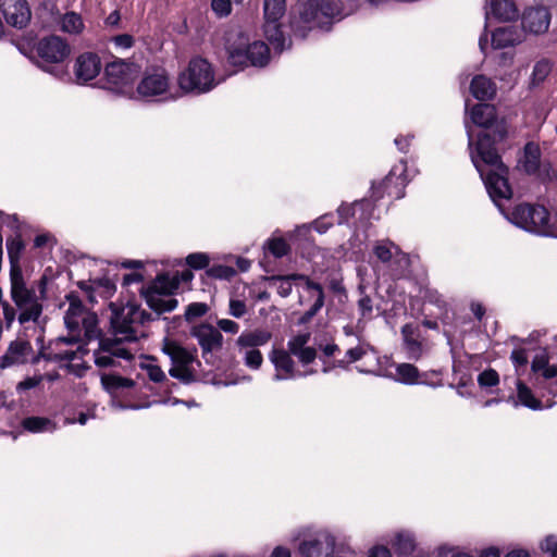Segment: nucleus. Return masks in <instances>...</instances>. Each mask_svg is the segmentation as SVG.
Instances as JSON below:
<instances>
[{"instance_id": "obj_1", "label": "nucleus", "mask_w": 557, "mask_h": 557, "mask_svg": "<svg viewBox=\"0 0 557 557\" xmlns=\"http://www.w3.org/2000/svg\"><path fill=\"white\" fill-rule=\"evenodd\" d=\"M466 128L471 161L479 172L490 198L504 216L529 233L546 237L554 236L555 226L550 224V214L545 207L520 203L510 212H505L502 207L503 200H510L512 197V189L508 182L509 169L503 162L496 147L507 136L505 128L481 132L475 144L470 126L466 125Z\"/></svg>"}, {"instance_id": "obj_2", "label": "nucleus", "mask_w": 557, "mask_h": 557, "mask_svg": "<svg viewBox=\"0 0 557 557\" xmlns=\"http://www.w3.org/2000/svg\"><path fill=\"white\" fill-rule=\"evenodd\" d=\"M111 325L116 338H101L94 351V361L98 368L122 367V361L131 363L133 352L125 347L124 342L137 339L138 329L148 320L150 314L140 309L136 302H110Z\"/></svg>"}, {"instance_id": "obj_3", "label": "nucleus", "mask_w": 557, "mask_h": 557, "mask_svg": "<svg viewBox=\"0 0 557 557\" xmlns=\"http://www.w3.org/2000/svg\"><path fill=\"white\" fill-rule=\"evenodd\" d=\"M297 14L290 22L295 36L306 38L312 29L330 30L332 25L349 15L352 8H347L341 0H298Z\"/></svg>"}, {"instance_id": "obj_4", "label": "nucleus", "mask_w": 557, "mask_h": 557, "mask_svg": "<svg viewBox=\"0 0 557 557\" xmlns=\"http://www.w3.org/2000/svg\"><path fill=\"white\" fill-rule=\"evenodd\" d=\"M10 297L14 307L7 300L0 301L3 322L8 330L11 329L15 320L21 325L38 322L44 307L35 288L27 285L23 273L15 271L10 276Z\"/></svg>"}, {"instance_id": "obj_5", "label": "nucleus", "mask_w": 557, "mask_h": 557, "mask_svg": "<svg viewBox=\"0 0 557 557\" xmlns=\"http://www.w3.org/2000/svg\"><path fill=\"white\" fill-rule=\"evenodd\" d=\"M227 61L233 66L263 67L269 63L270 49L260 40L250 41L240 29H231L225 35Z\"/></svg>"}, {"instance_id": "obj_6", "label": "nucleus", "mask_w": 557, "mask_h": 557, "mask_svg": "<svg viewBox=\"0 0 557 557\" xmlns=\"http://www.w3.org/2000/svg\"><path fill=\"white\" fill-rule=\"evenodd\" d=\"M301 280L305 282V288L309 293L310 298L313 299L311 307L306 310L298 319V324L309 323L317 313L323 308L325 301L324 289L320 283L312 281L305 274H288V275H272L268 277L270 283L277 284V294L281 297H288L293 290V281Z\"/></svg>"}, {"instance_id": "obj_7", "label": "nucleus", "mask_w": 557, "mask_h": 557, "mask_svg": "<svg viewBox=\"0 0 557 557\" xmlns=\"http://www.w3.org/2000/svg\"><path fill=\"white\" fill-rule=\"evenodd\" d=\"M180 287L178 274H159L147 287L141 288L140 294L148 307L156 313L171 312L177 307V299L173 294Z\"/></svg>"}, {"instance_id": "obj_8", "label": "nucleus", "mask_w": 557, "mask_h": 557, "mask_svg": "<svg viewBox=\"0 0 557 557\" xmlns=\"http://www.w3.org/2000/svg\"><path fill=\"white\" fill-rule=\"evenodd\" d=\"M162 351L170 358L172 367L169 374L182 382L190 384L196 381L194 364L200 366L197 359V349L189 350L176 342L164 341Z\"/></svg>"}, {"instance_id": "obj_9", "label": "nucleus", "mask_w": 557, "mask_h": 557, "mask_svg": "<svg viewBox=\"0 0 557 557\" xmlns=\"http://www.w3.org/2000/svg\"><path fill=\"white\" fill-rule=\"evenodd\" d=\"M180 88L185 92L203 94L214 86V73L211 64L202 58H194L187 69L177 77Z\"/></svg>"}, {"instance_id": "obj_10", "label": "nucleus", "mask_w": 557, "mask_h": 557, "mask_svg": "<svg viewBox=\"0 0 557 557\" xmlns=\"http://www.w3.org/2000/svg\"><path fill=\"white\" fill-rule=\"evenodd\" d=\"M69 44L58 36L42 38L37 45L38 57L46 63L54 64L45 66L44 70L62 79L67 72L61 65L70 54Z\"/></svg>"}, {"instance_id": "obj_11", "label": "nucleus", "mask_w": 557, "mask_h": 557, "mask_svg": "<svg viewBox=\"0 0 557 557\" xmlns=\"http://www.w3.org/2000/svg\"><path fill=\"white\" fill-rule=\"evenodd\" d=\"M271 338V332L260 329L243 332L237 337L236 347L242 354L246 367L252 370H258L261 367L263 357L259 347L269 343Z\"/></svg>"}, {"instance_id": "obj_12", "label": "nucleus", "mask_w": 557, "mask_h": 557, "mask_svg": "<svg viewBox=\"0 0 557 557\" xmlns=\"http://www.w3.org/2000/svg\"><path fill=\"white\" fill-rule=\"evenodd\" d=\"M138 74V66L124 59H115L104 67L103 88L115 94H124Z\"/></svg>"}, {"instance_id": "obj_13", "label": "nucleus", "mask_w": 557, "mask_h": 557, "mask_svg": "<svg viewBox=\"0 0 557 557\" xmlns=\"http://www.w3.org/2000/svg\"><path fill=\"white\" fill-rule=\"evenodd\" d=\"M88 349L75 337H58L50 341L42 351L44 359L53 362H75L83 360Z\"/></svg>"}, {"instance_id": "obj_14", "label": "nucleus", "mask_w": 557, "mask_h": 557, "mask_svg": "<svg viewBox=\"0 0 557 557\" xmlns=\"http://www.w3.org/2000/svg\"><path fill=\"white\" fill-rule=\"evenodd\" d=\"M170 90V77L165 69H147L137 85L138 95L146 100H157L158 97L168 99Z\"/></svg>"}, {"instance_id": "obj_15", "label": "nucleus", "mask_w": 557, "mask_h": 557, "mask_svg": "<svg viewBox=\"0 0 557 557\" xmlns=\"http://www.w3.org/2000/svg\"><path fill=\"white\" fill-rule=\"evenodd\" d=\"M190 334L196 338L202 350V357L208 362V357H212V352L220 350L223 345L222 333L209 323H201L191 327Z\"/></svg>"}, {"instance_id": "obj_16", "label": "nucleus", "mask_w": 557, "mask_h": 557, "mask_svg": "<svg viewBox=\"0 0 557 557\" xmlns=\"http://www.w3.org/2000/svg\"><path fill=\"white\" fill-rule=\"evenodd\" d=\"M292 354L283 348H273L271 354L269 355V359L274 366L275 374L274 380H290L299 376H306L309 374H314V370L307 371L301 373L295 369V362L292 358Z\"/></svg>"}, {"instance_id": "obj_17", "label": "nucleus", "mask_w": 557, "mask_h": 557, "mask_svg": "<svg viewBox=\"0 0 557 557\" xmlns=\"http://www.w3.org/2000/svg\"><path fill=\"white\" fill-rule=\"evenodd\" d=\"M0 9L5 22L18 29L30 21V9L26 0H0Z\"/></svg>"}, {"instance_id": "obj_18", "label": "nucleus", "mask_w": 557, "mask_h": 557, "mask_svg": "<svg viewBox=\"0 0 557 557\" xmlns=\"http://www.w3.org/2000/svg\"><path fill=\"white\" fill-rule=\"evenodd\" d=\"M101 69L99 55L94 52H85L77 57L74 73L77 82L84 84L97 77Z\"/></svg>"}, {"instance_id": "obj_19", "label": "nucleus", "mask_w": 557, "mask_h": 557, "mask_svg": "<svg viewBox=\"0 0 557 557\" xmlns=\"http://www.w3.org/2000/svg\"><path fill=\"white\" fill-rule=\"evenodd\" d=\"M522 27L532 34L547 32L550 24V13L544 7L529 8L522 14Z\"/></svg>"}, {"instance_id": "obj_20", "label": "nucleus", "mask_w": 557, "mask_h": 557, "mask_svg": "<svg viewBox=\"0 0 557 557\" xmlns=\"http://www.w3.org/2000/svg\"><path fill=\"white\" fill-rule=\"evenodd\" d=\"M404 349L411 360H419L423 355V345L420 339L419 327L407 323L401 327Z\"/></svg>"}, {"instance_id": "obj_21", "label": "nucleus", "mask_w": 557, "mask_h": 557, "mask_svg": "<svg viewBox=\"0 0 557 557\" xmlns=\"http://www.w3.org/2000/svg\"><path fill=\"white\" fill-rule=\"evenodd\" d=\"M66 299L69 309L64 314V323L67 330L74 332L79 329L81 322L87 312L78 295L71 293L66 296Z\"/></svg>"}, {"instance_id": "obj_22", "label": "nucleus", "mask_w": 557, "mask_h": 557, "mask_svg": "<svg viewBox=\"0 0 557 557\" xmlns=\"http://www.w3.org/2000/svg\"><path fill=\"white\" fill-rule=\"evenodd\" d=\"M522 36L516 26L498 27L492 33L491 44L494 49H504L520 44Z\"/></svg>"}, {"instance_id": "obj_23", "label": "nucleus", "mask_w": 557, "mask_h": 557, "mask_svg": "<svg viewBox=\"0 0 557 557\" xmlns=\"http://www.w3.org/2000/svg\"><path fill=\"white\" fill-rule=\"evenodd\" d=\"M486 16L509 22L518 17V9L512 0H490Z\"/></svg>"}, {"instance_id": "obj_24", "label": "nucleus", "mask_w": 557, "mask_h": 557, "mask_svg": "<svg viewBox=\"0 0 557 557\" xmlns=\"http://www.w3.org/2000/svg\"><path fill=\"white\" fill-rule=\"evenodd\" d=\"M541 156L540 146L533 141H529L524 145L523 156L519 160V166L524 173L533 175L537 173L540 169Z\"/></svg>"}, {"instance_id": "obj_25", "label": "nucleus", "mask_w": 557, "mask_h": 557, "mask_svg": "<svg viewBox=\"0 0 557 557\" xmlns=\"http://www.w3.org/2000/svg\"><path fill=\"white\" fill-rule=\"evenodd\" d=\"M141 369L146 371L150 381L154 383H161L163 393L171 394L178 385L168 380L164 371L159 364L156 363V359L147 357V362L140 364Z\"/></svg>"}, {"instance_id": "obj_26", "label": "nucleus", "mask_w": 557, "mask_h": 557, "mask_svg": "<svg viewBox=\"0 0 557 557\" xmlns=\"http://www.w3.org/2000/svg\"><path fill=\"white\" fill-rule=\"evenodd\" d=\"M100 380L103 389L114 397L135 386L134 380L114 373H102Z\"/></svg>"}, {"instance_id": "obj_27", "label": "nucleus", "mask_w": 557, "mask_h": 557, "mask_svg": "<svg viewBox=\"0 0 557 557\" xmlns=\"http://www.w3.org/2000/svg\"><path fill=\"white\" fill-rule=\"evenodd\" d=\"M24 249L25 244L20 233H17L15 236L7 238V251L10 261V276H12L13 272L15 271L23 273L20 265V260Z\"/></svg>"}, {"instance_id": "obj_28", "label": "nucleus", "mask_w": 557, "mask_h": 557, "mask_svg": "<svg viewBox=\"0 0 557 557\" xmlns=\"http://www.w3.org/2000/svg\"><path fill=\"white\" fill-rule=\"evenodd\" d=\"M424 374H421L419 369L411 363H399L395 368L394 380L405 385L424 384Z\"/></svg>"}, {"instance_id": "obj_29", "label": "nucleus", "mask_w": 557, "mask_h": 557, "mask_svg": "<svg viewBox=\"0 0 557 557\" xmlns=\"http://www.w3.org/2000/svg\"><path fill=\"white\" fill-rule=\"evenodd\" d=\"M470 90L478 100H490L496 94V85L484 75H476L472 78Z\"/></svg>"}, {"instance_id": "obj_30", "label": "nucleus", "mask_w": 557, "mask_h": 557, "mask_svg": "<svg viewBox=\"0 0 557 557\" xmlns=\"http://www.w3.org/2000/svg\"><path fill=\"white\" fill-rule=\"evenodd\" d=\"M263 33L275 51L281 53L285 50L286 39L282 32L280 21L264 20Z\"/></svg>"}, {"instance_id": "obj_31", "label": "nucleus", "mask_w": 557, "mask_h": 557, "mask_svg": "<svg viewBox=\"0 0 557 557\" xmlns=\"http://www.w3.org/2000/svg\"><path fill=\"white\" fill-rule=\"evenodd\" d=\"M496 119L495 107L488 103L475 104L471 110V121L484 128H488Z\"/></svg>"}, {"instance_id": "obj_32", "label": "nucleus", "mask_w": 557, "mask_h": 557, "mask_svg": "<svg viewBox=\"0 0 557 557\" xmlns=\"http://www.w3.org/2000/svg\"><path fill=\"white\" fill-rule=\"evenodd\" d=\"M373 255L383 263L389 262L393 257L406 258L400 248L389 239L377 240L373 246Z\"/></svg>"}, {"instance_id": "obj_33", "label": "nucleus", "mask_w": 557, "mask_h": 557, "mask_svg": "<svg viewBox=\"0 0 557 557\" xmlns=\"http://www.w3.org/2000/svg\"><path fill=\"white\" fill-rule=\"evenodd\" d=\"M30 350V344L26 341H14L10 344L8 351L3 356L5 364H18L26 361L27 352Z\"/></svg>"}, {"instance_id": "obj_34", "label": "nucleus", "mask_w": 557, "mask_h": 557, "mask_svg": "<svg viewBox=\"0 0 557 557\" xmlns=\"http://www.w3.org/2000/svg\"><path fill=\"white\" fill-rule=\"evenodd\" d=\"M22 426L30 433L52 432L55 430V424L45 417H27L23 419Z\"/></svg>"}, {"instance_id": "obj_35", "label": "nucleus", "mask_w": 557, "mask_h": 557, "mask_svg": "<svg viewBox=\"0 0 557 557\" xmlns=\"http://www.w3.org/2000/svg\"><path fill=\"white\" fill-rule=\"evenodd\" d=\"M517 397L519 403L532 410H541L542 401L534 397L532 391L521 381L517 382Z\"/></svg>"}, {"instance_id": "obj_36", "label": "nucleus", "mask_w": 557, "mask_h": 557, "mask_svg": "<svg viewBox=\"0 0 557 557\" xmlns=\"http://www.w3.org/2000/svg\"><path fill=\"white\" fill-rule=\"evenodd\" d=\"M286 11V0H263L264 20L280 21Z\"/></svg>"}, {"instance_id": "obj_37", "label": "nucleus", "mask_w": 557, "mask_h": 557, "mask_svg": "<svg viewBox=\"0 0 557 557\" xmlns=\"http://www.w3.org/2000/svg\"><path fill=\"white\" fill-rule=\"evenodd\" d=\"M61 29L69 34H79L84 29V22L79 14L75 12H67L63 15L61 21Z\"/></svg>"}, {"instance_id": "obj_38", "label": "nucleus", "mask_w": 557, "mask_h": 557, "mask_svg": "<svg viewBox=\"0 0 557 557\" xmlns=\"http://www.w3.org/2000/svg\"><path fill=\"white\" fill-rule=\"evenodd\" d=\"M393 546L398 555H409L414 550V539L410 533L400 532L395 536Z\"/></svg>"}, {"instance_id": "obj_39", "label": "nucleus", "mask_w": 557, "mask_h": 557, "mask_svg": "<svg viewBox=\"0 0 557 557\" xmlns=\"http://www.w3.org/2000/svg\"><path fill=\"white\" fill-rule=\"evenodd\" d=\"M368 351V345H358L356 347L349 348L345 358L337 360V367L344 370L349 369V364L361 360Z\"/></svg>"}, {"instance_id": "obj_40", "label": "nucleus", "mask_w": 557, "mask_h": 557, "mask_svg": "<svg viewBox=\"0 0 557 557\" xmlns=\"http://www.w3.org/2000/svg\"><path fill=\"white\" fill-rule=\"evenodd\" d=\"M81 324L83 326L85 337L88 341H91V339L100 341L102 338V337H100V332L97 327L98 318L95 313L87 312L85 314V317L83 318Z\"/></svg>"}, {"instance_id": "obj_41", "label": "nucleus", "mask_w": 557, "mask_h": 557, "mask_svg": "<svg viewBox=\"0 0 557 557\" xmlns=\"http://www.w3.org/2000/svg\"><path fill=\"white\" fill-rule=\"evenodd\" d=\"M421 297L425 302L436 306L438 309H446V301L444 297L434 288L424 287L421 289Z\"/></svg>"}, {"instance_id": "obj_42", "label": "nucleus", "mask_w": 557, "mask_h": 557, "mask_svg": "<svg viewBox=\"0 0 557 557\" xmlns=\"http://www.w3.org/2000/svg\"><path fill=\"white\" fill-rule=\"evenodd\" d=\"M310 339V334H298L294 337H292L287 343L288 352H290L293 356H296L299 354V351L306 349L308 346V342Z\"/></svg>"}, {"instance_id": "obj_43", "label": "nucleus", "mask_w": 557, "mask_h": 557, "mask_svg": "<svg viewBox=\"0 0 557 557\" xmlns=\"http://www.w3.org/2000/svg\"><path fill=\"white\" fill-rule=\"evenodd\" d=\"M267 249L275 258H282L289 251V246L283 238H272L267 243Z\"/></svg>"}, {"instance_id": "obj_44", "label": "nucleus", "mask_w": 557, "mask_h": 557, "mask_svg": "<svg viewBox=\"0 0 557 557\" xmlns=\"http://www.w3.org/2000/svg\"><path fill=\"white\" fill-rule=\"evenodd\" d=\"M210 258L205 252H194L186 257V264L194 270H202L209 265Z\"/></svg>"}, {"instance_id": "obj_45", "label": "nucleus", "mask_w": 557, "mask_h": 557, "mask_svg": "<svg viewBox=\"0 0 557 557\" xmlns=\"http://www.w3.org/2000/svg\"><path fill=\"white\" fill-rule=\"evenodd\" d=\"M481 387H494L499 383V375L494 369H486L478 375Z\"/></svg>"}, {"instance_id": "obj_46", "label": "nucleus", "mask_w": 557, "mask_h": 557, "mask_svg": "<svg viewBox=\"0 0 557 557\" xmlns=\"http://www.w3.org/2000/svg\"><path fill=\"white\" fill-rule=\"evenodd\" d=\"M552 70L550 63L547 60H542L535 63L532 72V81L534 83L543 82Z\"/></svg>"}, {"instance_id": "obj_47", "label": "nucleus", "mask_w": 557, "mask_h": 557, "mask_svg": "<svg viewBox=\"0 0 557 557\" xmlns=\"http://www.w3.org/2000/svg\"><path fill=\"white\" fill-rule=\"evenodd\" d=\"M392 180H393L392 175H388V176L385 177V180H383L377 185L372 184V186H371V198L374 201L381 199L385 193L391 195L389 186H391Z\"/></svg>"}, {"instance_id": "obj_48", "label": "nucleus", "mask_w": 557, "mask_h": 557, "mask_svg": "<svg viewBox=\"0 0 557 557\" xmlns=\"http://www.w3.org/2000/svg\"><path fill=\"white\" fill-rule=\"evenodd\" d=\"M208 311V306L205 302H191L185 310V319L187 321L194 320L205 315Z\"/></svg>"}, {"instance_id": "obj_49", "label": "nucleus", "mask_w": 557, "mask_h": 557, "mask_svg": "<svg viewBox=\"0 0 557 557\" xmlns=\"http://www.w3.org/2000/svg\"><path fill=\"white\" fill-rule=\"evenodd\" d=\"M211 9L219 17H226L232 12L231 0H212Z\"/></svg>"}, {"instance_id": "obj_50", "label": "nucleus", "mask_w": 557, "mask_h": 557, "mask_svg": "<svg viewBox=\"0 0 557 557\" xmlns=\"http://www.w3.org/2000/svg\"><path fill=\"white\" fill-rule=\"evenodd\" d=\"M110 41L116 49H131L135 45V39L129 34H120L111 37Z\"/></svg>"}, {"instance_id": "obj_51", "label": "nucleus", "mask_w": 557, "mask_h": 557, "mask_svg": "<svg viewBox=\"0 0 557 557\" xmlns=\"http://www.w3.org/2000/svg\"><path fill=\"white\" fill-rule=\"evenodd\" d=\"M333 224L334 216L332 214H324L313 222V227L318 233L324 234L333 226Z\"/></svg>"}, {"instance_id": "obj_52", "label": "nucleus", "mask_w": 557, "mask_h": 557, "mask_svg": "<svg viewBox=\"0 0 557 557\" xmlns=\"http://www.w3.org/2000/svg\"><path fill=\"white\" fill-rule=\"evenodd\" d=\"M247 312L246 304L243 300L231 299L228 305V313L236 318H243Z\"/></svg>"}, {"instance_id": "obj_53", "label": "nucleus", "mask_w": 557, "mask_h": 557, "mask_svg": "<svg viewBox=\"0 0 557 557\" xmlns=\"http://www.w3.org/2000/svg\"><path fill=\"white\" fill-rule=\"evenodd\" d=\"M42 375L27 376L17 384L16 389L17 392H23L35 388L42 382Z\"/></svg>"}, {"instance_id": "obj_54", "label": "nucleus", "mask_w": 557, "mask_h": 557, "mask_svg": "<svg viewBox=\"0 0 557 557\" xmlns=\"http://www.w3.org/2000/svg\"><path fill=\"white\" fill-rule=\"evenodd\" d=\"M358 310L362 318H368L371 315L373 310L372 299L369 295H363L358 300Z\"/></svg>"}, {"instance_id": "obj_55", "label": "nucleus", "mask_w": 557, "mask_h": 557, "mask_svg": "<svg viewBox=\"0 0 557 557\" xmlns=\"http://www.w3.org/2000/svg\"><path fill=\"white\" fill-rule=\"evenodd\" d=\"M218 330L221 332L230 333V334H237L239 331V324L236 323L233 320L230 319H221L216 322Z\"/></svg>"}, {"instance_id": "obj_56", "label": "nucleus", "mask_w": 557, "mask_h": 557, "mask_svg": "<svg viewBox=\"0 0 557 557\" xmlns=\"http://www.w3.org/2000/svg\"><path fill=\"white\" fill-rule=\"evenodd\" d=\"M299 362L304 366L312 363L317 358V351L313 347H307L306 349L299 351L298 355H296Z\"/></svg>"}, {"instance_id": "obj_57", "label": "nucleus", "mask_w": 557, "mask_h": 557, "mask_svg": "<svg viewBox=\"0 0 557 557\" xmlns=\"http://www.w3.org/2000/svg\"><path fill=\"white\" fill-rule=\"evenodd\" d=\"M542 550L548 553L550 557H557V536L548 535L541 544Z\"/></svg>"}, {"instance_id": "obj_58", "label": "nucleus", "mask_w": 557, "mask_h": 557, "mask_svg": "<svg viewBox=\"0 0 557 557\" xmlns=\"http://www.w3.org/2000/svg\"><path fill=\"white\" fill-rule=\"evenodd\" d=\"M548 364V356L546 351H542L541 354H537L531 363V369L533 372H540L543 371L546 366Z\"/></svg>"}, {"instance_id": "obj_59", "label": "nucleus", "mask_w": 557, "mask_h": 557, "mask_svg": "<svg viewBox=\"0 0 557 557\" xmlns=\"http://www.w3.org/2000/svg\"><path fill=\"white\" fill-rule=\"evenodd\" d=\"M510 359L516 367L527 366L529 358L524 349H513L510 355Z\"/></svg>"}, {"instance_id": "obj_60", "label": "nucleus", "mask_w": 557, "mask_h": 557, "mask_svg": "<svg viewBox=\"0 0 557 557\" xmlns=\"http://www.w3.org/2000/svg\"><path fill=\"white\" fill-rule=\"evenodd\" d=\"M338 224L346 223L354 215V208L349 205H341L337 209Z\"/></svg>"}, {"instance_id": "obj_61", "label": "nucleus", "mask_w": 557, "mask_h": 557, "mask_svg": "<svg viewBox=\"0 0 557 557\" xmlns=\"http://www.w3.org/2000/svg\"><path fill=\"white\" fill-rule=\"evenodd\" d=\"M121 22V13L119 10L112 11L104 20L106 26L119 28Z\"/></svg>"}, {"instance_id": "obj_62", "label": "nucleus", "mask_w": 557, "mask_h": 557, "mask_svg": "<svg viewBox=\"0 0 557 557\" xmlns=\"http://www.w3.org/2000/svg\"><path fill=\"white\" fill-rule=\"evenodd\" d=\"M143 280H144L143 274H140L138 272L127 273L123 276L122 284H123V286H129L134 283H140V282H143Z\"/></svg>"}, {"instance_id": "obj_63", "label": "nucleus", "mask_w": 557, "mask_h": 557, "mask_svg": "<svg viewBox=\"0 0 557 557\" xmlns=\"http://www.w3.org/2000/svg\"><path fill=\"white\" fill-rule=\"evenodd\" d=\"M3 224L16 232V234L20 231V221L16 214H7L3 220Z\"/></svg>"}, {"instance_id": "obj_64", "label": "nucleus", "mask_w": 557, "mask_h": 557, "mask_svg": "<svg viewBox=\"0 0 557 557\" xmlns=\"http://www.w3.org/2000/svg\"><path fill=\"white\" fill-rule=\"evenodd\" d=\"M368 557H392V555L387 547L375 546L370 549Z\"/></svg>"}]
</instances>
